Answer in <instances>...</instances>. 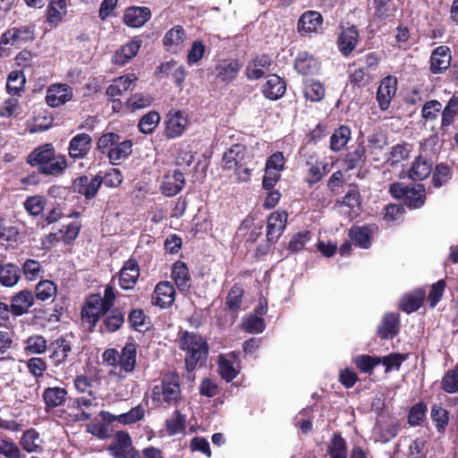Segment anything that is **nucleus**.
Wrapping results in <instances>:
<instances>
[{
	"label": "nucleus",
	"mask_w": 458,
	"mask_h": 458,
	"mask_svg": "<svg viewBox=\"0 0 458 458\" xmlns=\"http://www.w3.org/2000/svg\"><path fill=\"white\" fill-rule=\"evenodd\" d=\"M72 350L71 342L63 335L51 341L48 346V357L53 366L58 368L67 362Z\"/></svg>",
	"instance_id": "11"
},
{
	"label": "nucleus",
	"mask_w": 458,
	"mask_h": 458,
	"mask_svg": "<svg viewBox=\"0 0 458 458\" xmlns=\"http://www.w3.org/2000/svg\"><path fill=\"white\" fill-rule=\"evenodd\" d=\"M142 40L140 37H134L127 44L122 46L114 55V63L115 64L123 65L137 55Z\"/></svg>",
	"instance_id": "32"
},
{
	"label": "nucleus",
	"mask_w": 458,
	"mask_h": 458,
	"mask_svg": "<svg viewBox=\"0 0 458 458\" xmlns=\"http://www.w3.org/2000/svg\"><path fill=\"white\" fill-rule=\"evenodd\" d=\"M386 138L382 133L375 132L368 137V150L374 162H379L381 160L380 155L386 146Z\"/></svg>",
	"instance_id": "49"
},
{
	"label": "nucleus",
	"mask_w": 458,
	"mask_h": 458,
	"mask_svg": "<svg viewBox=\"0 0 458 458\" xmlns=\"http://www.w3.org/2000/svg\"><path fill=\"white\" fill-rule=\"evenodd\" d=\"M381 61L382 55L379 52L367 51L361 56L357 58L352 64H351L350 68L352 66L359 65L362 69L373 74L378 69Z\"/></svg>",
	"instance_id": "41"
},
{
	"label": "nucleus",
	"mask_w": 458,
	"mask_h": 458,
	"mask_svg": "<svg viewBox=\"0 0 458 458\" xmlns=\"http://www.w3.org/2000/svg\"><path fill=\"white\" fill-rule=\"evenodd\" d=\"M35 297L31 291L22 290L15 293L11 298L12 315L13 317H21L26 314L30 307L34 304Z\"/></svg>",
	"instance_id": "24"
},
{
	"label": "nucleus",
	"mask_w": 458,
	"mask_h": 458,
	"mask_svg": "<svg viewBox=\"0 0 458 458\" xmlns=\"http://www.w3.org/2000/svg\"><path fill=\"white\" fill-rule=\"evenodd\" d=\"M21 278V269L13 263L0 264V284L5 287L15 285Z\"/></svg>",
	"instance_id": "47"
},
{
	"label": "nucleus",
	"mask_w": 458,
	"mask_h": 458,
	"mask_svg": "<svg viewBox=\"0 0 458 458\" xmlns=\"http://www.w3.org/2000/svg\"><path fill=\"white\" fill-rule=\"evenodd\" d=\"M426 190L423 184L418 183L409 187L403 204L410 209L420 208L426 202Z\"/></svg>",
	"instance_id": "40"
},
{
	"label": "nucleus",
	"mask_w": 458,
	"mask_h": 458,
	"mask_svg": "<svg viewBox=\"0 0 458 458\" xmlns=\"http://www.w3.org/2000/svg\"><path fill=\"white\" fill-rule=\"evenodd\" d=\"M244 289L239 284H234L229 290L225 298V310L233 317L237 318L242 304Z\"/></svg>",
	"instance_id": "34"
},
{
	"label": "nucleus",
	"mask_w": 458,
	"mask_h": 458,
	"mask_svg": "<svg viewBox=\"0 0 458 458\" xmlns=\"http://www.w3.org/2000/svg\"><path fill=\"white\" fill-rule=\"evenodd\" d=\"M68 392L61 386H48L42 394L46 405V411H49L56 407L62 406L66 402Z\"/></svg>",
	"instance_id": "33"
},
{
	"label": "nucleus",
	"mask_w": 458,
	"mask_h": 458,
	"mask_svg": "<svg viewBox=\"0 0 458 458\" xmlns=\"http://www.w3.org/2000/svg\"><path fill=\"white\" fill-rule=\"evenodd\" d=\"M68 160L65 155L57 154L56 150L51 155L47 160L40 165L38 173L47 176L59 177L63 175L68 168Z\"/></svg>",
	"instance_id": "19"
},
{
	"label": "nucleus",
	"mask_w": 458,
	"mask_h": 458,
	"mask_svg": "<svg viewBox=\"0 0 458 458\" xmlns=\"http://www.w3.org/2000/svg\"><path fill=\"white\" fill-rule=\"evenodd\" d=\"M294 69L303 76H314L319 72L321 64L314 55L307 51H303L298 53L295 57Z\"/></svg>",
	"instance_id": "18"
},
{
	"label": "nucleus",
	"mask_w": 458,
	"mask_h": 458,
	"mask_svg": "<svg viewBox=\"0 0 458 458\" xmlns=\"http://www.w3.org/2000/svg\"><path fill=\"white\" fill-rule=\"evenodd\" d=\"M102 184V176L97 174L89 179L87 175H80L72 182V189L74 193L83 196L87 200L94 199Z\"/></svg>",
	"instance_id": "6"
},
{
	"label": "nucleus",
	"mask_w": 458,
	"mask_h": 458,
	"mask_svg": "<svg viewBox=\"0 0 458 458\" xmlns=\"http://www.w3.org/2000/svg\"><path fill=\"white\" fill-rule=\"evenodd\" d=\"M140 266L137 259L131 257L118 273V284L123 290H132L140 277Z\"/></svg>",
	"instance_id": "10"
},
{
	"label": "nucleus",
	"mask_w": 458,
	"mask_h": 458,
	"mask_svg": "<svg viewBox=\"0 0 458 458\" xmlns=\"http://www.w3.org/2000/svg\"><path fill=\"white\" fill-rule=\"evenodd\" d=\"M400 315L394 312L386 313L377 327V335L381 340L394 339L400 332Z\"/></svg>",
	"instance_id": "16"
},
{
	"label": "nucleus",
	"mask_w": 458,
	"mask_h": 458,
	"mask_svg": "<svg viewBox=\"0 0 458 458\" xmlns=\"http://www.w3.org/2000/svg\"><path fill=\"white\" fill-rule=\"evenodd\" d=\"M458 116V97L454 95L441 110L440 131L445 132L453 125Z\"/></svg>",
	"instance_id": "37"
},
{
	"label": "nucleus",
	"mask_w": 458,
	"mask_h": 458,
	"mask_svg": "<svg viewBox=\"0 0 458 458\" xmlns=\"http://www.w3.org/2000/svg\"><path fill=\"white\" fill-rule=\"evenodd\" d=\"M242 68V64L238 59H218L211 75L214 77L215 82L227 86L238 77Z\"/></svg>",
	"instance_id": "4"
},
{
	"label": "nucleus",
	"mask_w": 458,
	"mask_h": 458,
	"mask_svg": "<svg viewBox=\"0 0 458 458\" xmlns=\"http://www.w3.org/2000/svg\"><path fill=\"white\" fill-rule=\"evenodd\" d=\"M132 142L131 140L118 141L108 155V159L112 165H117L122 159H125L131 153Z\"/></svg>",
	"instance_id": "53"
},
{
	"label": "nucleus",
	"mask_w": 458,
	"mask_h": 458,
	"mask_svg": "<svg viewBox=\"0 0 458 458\" xmlns=\"http://www.w3.org/2000/svg\"><path fill=\"white\" fill-rule=\"evenodd\" d=\"M303 96L311 102L321 101L326 95V89L318 80L306 79L303 81Z\"/></svg>",
	"instance_id": "42"
},
{
	"label": "nucleus",
	"mask_w": 458,
	"mask_h": 458,
	"mask_svg": "<svg viewBox=\"0 0 458 458\" xmlns=\"http://www.w3.org/2000/svg\"><path fill=\"white\" fill-rule=\"evenodd\" d=\"M361 195L360 188L356 183H351L349 185L348 191L341 199H337L335 202V207L343 208L347 207L350 210L354 211L355 208L360 210L361 206Z\"/></svg>",
	"instance_id": "38"
},
{
	"label": "nucleus",
	"mask_w": 458,
	"mask_h": 458,
	"mask_svg": "<svg viewBox=\"0 0 458 458\" xmlns=\"http://www.w3.org/2000/svg\"><path fill=\"white\" fill-rule=\"evenodd\" d=\"M102 318L105 331L114 333L123 327L124 313L119 308H111L108 311H102Z\"/></svg>",
	"instance_id": "39"
},
{
	"label": "nucleus",
	"mask_w": 458,
	"mask_h": 458,
	"mask_svg": "<svg viewBox=\"0 0 458 458\" xmlns=\"http://www.w3.org/2000/svg\"><path fill=\"white\" fill-rule=\"evenodd\" d=\"M41 443L40 435L35 428L25 430L20 441L23 450L28 453L42 452Z\"/></svg>",
	"instance_id": "46"
},
{
	"label": "nucleus",
	"mask_w": 458,
	"mask_h": 458,
	"mask_svg": "<svg viewBox=\"0 0 458 458\" xmlns=\"http://www.w3.org/2000/svg\"><path fill=\"white\" fill-rule=\"evenodd\" d=\"M96 400V397L93 396L92 398H87L85 396L77 397L73 399L69 404V408L72 410H77L80 411L75 415V420L77 421H86L89 420L91 419V414L83 411V408H89L92 405L93 401Z\"/></svg>",
	"instance_id": "54"
},
{
	"label": "nucleus",
	"mask_w": 458,
	"mask_h": 458,
	"mask_svg": "<svg viewBox=\"0 0 458 458\" xmlns=\"http://www.w3.org/2000/svg\"><path fill=\"white\" fill-rule=\"evenodd\" d=\"M349 236L354 245L361 249H369L371 246L372 232L369 226H352L349 230Z\"/></svg>",
	"instance_id": "44"
},
{
	"label": "nucleus",
	"mask_w": 458,
	"mask_h": 458,
	"mask_svg": "<svg viewBox=\"0 0 458 458\" xmlns=\"http://www.w3.org/2000/svg\"><path fill=\"white\" fill-rule=\"evenodd\" d=\"M433 161L430 157L420 154L411 163L408 175L412 181H423L432 173Z\"/></svg>",
	"instance_id": "26"
},
{
	"label": "nucleus",
	"mask_w": 458,
	"mask_h": 458,
	"mask_svg": "<svg viewBox=\"0 0 458 458\" xmlns=\"http://www.w3.org/2000/svg\"><path fill=\"white\" fill-rule=\"evenodd\" d=\"M411 150V145L407 142L395 144L391 148L386 162L393 166L402 161L407 160L410 157Z\"/></svg>",
	"instance_id": "55"
},
{
	"label": "nucleus",
	"mask_w": 458,
	"mask_h": 458,
	"mask_svg": "<svg viewBox=\"0 0 458 458\" xmlns=\"http://www.w3.org/2000/svg\"><path fill=\"white\" fill-rule=\"evenodd\" d=\"M218 373L224 380L229 383L237 377L239 371L233 367V360L220 355L218 357Z\"/></svg>",
	"instance_id": "63"
},
{
	"label": "nucleus",
	"mask_w": 458,
	"mask_h": 458,
	"mask_svg": "<svg viewBox=\"0 0 458 458\" xmlns=\"http://www.w3.org/2000/svg\"><path fill=\"white\" fill-rule=\"evenodd\" d=\"M171 277L180 292L183 293L190 290L191 286V277L185 262L177 260L174 263Z\"/></svg>",
	"instance_id": "29"
},
{
	"label": "nucleus",
	"mask_w": 458,
	"mask_h": 458,
	"mask_svg": "<svg viewBox=\"0 0 458 458\" xmlns=\"http://www.w3.org/2000/svg\"><path fill=\"white\" fill-rule=\"evenodd\" d=\"M184 185V174L179 170H174L173 173H167L164 175L160 190L165 196L174 197L183 189Z\"/></svg>",
	"instance_id": "23"
},
{
	"label": "nucleus",
	"mask_w": 458,
	"mask_h": 458,
	"mask_svg": "<svg viewBox=\"0 0 458 458\" xmlns=\"http://www.w3.org/2000/svg\"><path fill=\"white\" fill-rule=\"evenodd\" d=\"M397 91V79L393 75L384 77L377 88L376 99L381 111L389 109L391 102Z\"/></svg>",
	"instance_id": "7"
},
{
	"label": "nucleus",
	"mask_w": 458,
	"mask_h": 458,
	"mask_svg": "<svg viewBox=\"0 0 458 458\" xmlns=\"http://www.w3.org/2000/svg\"><path fill=\"white\" fill-rule=\"evenodd\" d=\"M366 153L367 149L363 141L348 148L342 160L344 171L350 172L357 168H362L367 162Z\"/></svg>",
	"instance_id": "14"
},
{
	"label": "nucleus",
	"mask_w": 458,
	"mask_h": 458,
	"mask_svg": "<svg viewBox=\"0 0 458 458\" xmlns=\"http://www.w3.org/2000/svg\"><path fill=\"white\" fill-rule=\"evenodd\" d=\"M55 148L52 143H45L35 148L26 157V162L31 167L38 168L47 158L55 154Z\"/></svg>",
	"instance_id": "35"
},
{
	"label": "nucleus",
	"mask_w": 458,
	"mask_h": 458,
	"mask_svg": "<svg viewBox=\"0 0 458 458\" xmlns=\"http://www.w3.org/2000/svg\"><path fill=\"white\" fill-rule=\"evenodd\" d=\"M151 399L159 407L168 408L177 405L182 399L179 374L175 371L165 373L160 379V384L152 388Z\"/></svg>",
	"instance_id": "2"
},
{
	"label": "nucleus",
	"mask_w": 458,
	"mask_h": 458,
	"mask_svg": "<svg viewBox=\"0 0 458 458\" xmlns=\"http://www.w3.org/2000/svg\"><path fill=\"white\" fill-rule=\"evenodd\" d=\"M359 40V31L355 26L344 29L337 38V47L344 56H348L355 49Z\"/></svg>",
	"instance_id": "28"
},
{
	"label": "nucleus",
	"mask_w": 458,
	"mask_h": 458,
	"mask_svg": "<svg viewBox=\"0 0 458 458\" xmlns=\"http://www.w3.org/2000/svg\"><path fill=\"white\" fill-rule=\"evenodd\" d=\"M432 184L435 188H440L445 184L451 178V167L445 164L440 163L432 168Z\"/></svg>",
	"instance_id": "62"
},
{
	"label": "nucleus",
	"mask_w": 458,
	"mask_h": 458,
	"mask_svg": "<svg viewBox=\"0 0 458 458\" xmlns=\"http://www.w3.org/2000/svg\"><path fill=\"white\" fill-rule=\"evenodd\" d=\"M323 24V16L317 11H306L299 18L297 30L301 34L317 33Z\"/></svg>",
	"instance_id": "25"
},
{
	"label": "nucleus",
	"mask_w": 458,
	"mask_h": 458,
	"mask_svg": "<svg viewBox=\"0 0 458 458\" xmlns=\"http://www.w3.org/2000/svg\"><path fill=\"white\" fill-rule=\"evenodd\" d=\"M70 98L71 95L68 93V89L52 86L47 90L46 101L48 106L57 107L65 104Z\"/></svg>",
	"instance_id": "52"
},
{
	"label": "nucleus",
	"mask_w": 458,
	"mask_h": 458,
	"mask_svg": "<svg viewBox=\"0 0 458 458\" xmlns=\"http://www.w3.org/2000/svg\"><path fill=\"white\" fill-rule=\"evenodd\" d=\"M109 451L115 458H129L132 453L138 452L132 445L131 436L123 430L115 433L114 443L109 446Z\"/></svg>",
	"instance_id": "17"
},
{
	"label": "nucleus",
	"mask_w": 458,
	"mask_h": 458,
	"mask_svg": "<svg viewBox=\"0 0 458 458\" xmlns=\"http://www.w3.org/2000/svg\"><path fill=\"white\" fill-rule=\"evenodd\" d=\"M330 458H347V444L340 433H335L327 445Z\"/></svg>",
	"instance_id": "50"
},
{
	"label": "nucleus",
	"mask_w": 458,
	"mask_h": 458,
	"mask_svg": "<svg viewBox=\"0 0 458 458\" xmlns=\"http://www.w3.org/2000/svg\"><path fill=\"white\" fill-rule=\"evenodd\" d=\"M451 49L447 46H439L433 49L429 57V71L432 74H443L450 67Z\"/></svg>",
	"instance_id": "12"
},
{
	"label": "nucleus",
	"mask_w": 458,
	"mask_h": 458,
	"mask_svg": "<svg viewBox=\"0 0 458 458\" xmlns=\"http://www.w3.org/2000/svg\"><path fill=\"white\" fill-rule=\"evenodd\" d=\"M352 139V130L347 125H340L332 133L329 140V148L335 153L344 150Z\"/></svg>",
	"instance_id": "36"
},
{
	"label": "nucleus",
	"mask_w": 458,
	"mask_h": 458,
	"mask_svg": "<svg viewBox=\"0 0 458 458\" xmlns=\"http://www.w3.org/2000/svg\"><path fill=\"white\" fill-rule=\"evenodd\" d=\"M272 59L267 54L257 55L249 62L246 68V76L249 80H259L269 70Z\"/></svg>",
	"instance_id": "30"
},
{
	"label": "nucleus",
	"mask_w": 458,
	"mask_h": 458,
	"mask_svg": "<svg viewBox=\"0 0 458 458\" xmlns=\"http://www.w3.org/2000/svg\"><path fill=\"white\" fill-rule=\"evenodd\" d=\"M430 417L439 433H444L449 423V411L435 403L431 407Z\"/></svg>",
	"instance_id": "58"
},
{
	"label": "nucleus",
	"mask_w": 458,
	"mask_h": 458,
	"mask_svg": "<svg viewBox=\"0 0 458 458\" xmlns=\"http://www.w3.org/2000/svg\"><path fill=\"white\" fill-rule=\"evenodd\" d=\"M374 9L373 16L380 21H392L398 10L399 0H369Z\"/></svg>",
	"instance_id": "22"
},
{
	"label": "nucleus",
	"mask_w": 458,
	"mask_h": 458,
	"mask_svg": "<svg viewBox=\"0 0 458 458\" xmlns=\"http://www.w3.org/2000/svg\"><path fill=\"white\" fill-rule=\"evenodd\" d=\"M175 299V290L171 282L161 281L157 284L151 296V303L161 309L170 308Z\"/></svg>",
	"instance_id": "15"
},
{
	"label": "nucleus",
	"mask_w": 458,
	"mask_h": 458,
	"mask_svg": "<svg viewBox=\"0 0 458 458\" xmlns=\"http://www.w3.org/2000/svg\"><path fill=\"white\" fill-rule=\"evenodd\" d=\"M286 91L285 81L276 74H269L261 86V92L269 100H278L284 97Z\"/></svg>",
	"instance_id": "21"
},
{
	"label": "nucleus",
	"mask_w": 458,
	"mask_h": 458,
	"mask_svg": "<svg viewBox=\"0 0 458 458\" xmlns=\"http://www.w3.org/2000/svg\"><path fill=\"white\" fill-rule=\"evenodd\" d=\"M179 348L185 352L184 364L188 372L206 364L208 356V344L200 335L187 330L179 332Z\"/></svg>",
	"instance_id": "1"
},
{
	"label": "nucleus",
	"mask_w": 458,
	"mask_h": 458,
	"mask_svg": "<svg viewBox=\"0 0 458 458\" xmlns=\"http://www.w3.org/2000/svg\"><path fill=\"white\" fill-rule=\"evenodd\" d=\"M34 293V297L38 301H54L57 293V285L52 280H41L36 284Z\"/></svg>",
	"instance_id": "48"
},
{
	"label": "nucleus",
	"mask_w": 458,
	"mask_h": 458,
	"mask_svg": "<svg viewBox=\"0 0 458 458\" xmlns=\"http://www.w3.org/2000/svg\"><path fill=\"white\" fill-rule=\"evenodd\" d=\"M165 430L169 436H174L186 428V415L175 410L171 419L165 420Z\"/></svg>",
	"instance_id": "56"
},
{
	"label": "nucleus",
	"mask_w": 458,
	"mask_h": 458,
	"mask_svg": "<svg viewBox=\"0 0 458 458\" xmlns=\"http://www.w3.org/2000/svg\"><path fill=\"white\" fill-rule=\"evenodd\" d=\"M151 17V12L146 6H131L124 12L123 22L131 28L143 26Z\"/></svg>",
	"instance_id": "27"
},
{
	"label": "nucleus",
	"mask_w": 458,
	"mask_h": 458,
	"mask_svg": "<svg viewBox=\"0 0 458 458\" xmlns=\"http://www.w3.org/2000/svg\"><path fill=\"white\" fill-rule=\"evenodd\" d=\"M68 160L65 155L57 154L56 150L51 155L47 160L40 165L38 173L47 176L59 177L63 175L68 168Z\"/></svg>",
	"instance_id": "20"
},
{
	"label": "nucleus",
	"mask_w": 458,
	"mask_h": 458,
	"mask_svg": "<svg viewBox=\"0 0 458 458\" xmlns=\"http://www.w3.org/2000/svg\"><path fill=\"white\" fill-rule=\"evenodd\" d=\"M137 344L133 342L126 343L119 353L118 363L120 369L126 373H132L136 368Z\"/></svg>",
	"instance_id": "31"
},
{
	"label": "nucleus",
	"mask_w": 458,
	"mask_h": 458,
	"mask_svg": "<svg viewBox=\"0 0 458 458\" xmlns=\"http://www.w3.org/2000/svg\"><path fill=\"white\" fill-rule=\"evenodd\" d=\"M409 353L391 352L388 355L379 357V364H383L386 373L392 370H399L402 364L408 360Z\"/></svg>",
	"instance_id": "59"
},
{
	"label": "nucleus",
	"mask_w": 458,
	"mask_h": 458,
	"mask_svg": "<svg viewBox=\"0 0 458 458\" xmlns=\"http://www.w3.org/2000/svg\"><path fill=\"white\" fill-rule=\"evenodd\" d=\"M441 387L448 394L458 392V364L445 372L441 380Z\"/></svg>",
	"instance_id": "64"
},
{
	"label": "nucleus",
	"mask_w": 458,
	"mask_h": 458,
	"mask_svg": "<svg viewBox=\"0 0 458 458\" xmlns=\"http://www.w3.org/2000/svg\"><path fill=\"white\" fill-rule=\"evenodd\" d=\"M25 82L26 79L22 71H13L7 77L6 90L10 95H18Z\"/></svg>",
	"instance_id": "61"
},
{
	"label": "nucleus",
	"mask_w": 458,
	"mask_h": 458,
	"mask_svg": "<svg viewBox=\"0 0 458 458\" xmlns=\"http://www.w3.org/2000/svg\"><path fill=\"white\" fill-rule=\"evenodd\" d=\"M92 148V138L86 132L74 135L69 141L68 156L73 162L86 158Z\"/></svg>",
	"instance_id": "8"
},
{
	"label": "nucleus",
	"mask_w": 458,
	"mask_h": 458,
	"mask_svg": "<svg viewBox=\"0 0 458 458\" xmlns=\"http://www.w3.org/2000/svg\"><path fill=\"white\" fill-rule=\"evenodd\" d=\"M24 352L30 355H38L48 350L49 344L42 335H32L23 341Z\"/></svg>",
	"instance_id": "45"
},
{
	"label": "nucleus",
	"mask_w": 458,
	"mask_h": 458,
	"mask_svg": "<svg viewBox=\"0 0 458 458\" xmlns=\"http://www.w3.org/2000/svg\"><path fill=\"white\" fill-rule=\"evenodd\" d=\"M47 199L41 195L28 197L23 202L25 210L32 216H38L42 214L47 205Z\"/></svg>",
	"instance_id": "60"
},
{
	"label": "nucleus",
	"mask_w": 458,
	"mask_h": 458,
	"mask_svg": "<svg viewBox=\"0 0 458 458\" xmlns=\"http://www.w3.org/2000/svg\"><path fill=\"white\" fill-rule=\"evenodd\" d=\"M189 123L188 114L182 110H170L166 115L165 135L167 139L180 137Z\"/></svg>",
	"instance_id": "9"
},
{
	"label": "nucleus",
	"mask_w": 458,
	"mask_h": 458,
	"mask_svg": "<svg viewBox=\"0 0 458 458\" xmlns=\"http://www.w3.org/2000/svg\"><path fill=\"white\" fill-rule=\"evenodd\" d=\"M128 323L133 330L145 332L148 329L147 324L149 323V318L142 309H131L128 315Z\"/></svg>",
	"instance_id": "57"
},
{
	"label": "nucleus",
	"mask_w": 458,
	"mask_h": 458,
	"mask_svg": "<svg viewBox=\"0 0 458 458\" xmlns=\"http://www.w3.org/2000/svg\"><path fill=\"white\" fill-rule=\"evenodd\" d=\"M34 39V29L30 26L13 27L4 31L0 44L20 47Z\"/></svg>",
	"instance_id": "13"
},
{
	"label": "nucleus",
	"mask_w": 458,
	"mask_h": 458,
	"mask_svg": "<svg viewBox=\"0 0 458 458\" xmlns=\"http://www.w3.org/2000/svg\"><path fill=\"white\" fill-rule=\"evenodd\" d=\"M252 157L249 155L248 148L243 144H233L223 156L225 168L233 169L240 182H248L251 176V169L248 163Z\"/></svg>",
	"instance_id": "3"
},
{
	"label": "nucleus",
	"mask_w": 458,
	"mask_h": 458,
	"mask_svg": "<svg viewBox=\"0 0 458 458\" xmlns=\"http://www.w3.org/2000/svg\"><path fill=\"white\" fill-rule=\"evenodd\" d=\"M327 163L321 160L316 162V164L306 165L307 174L304 178L305 182L310 186L319 182L327 173Z\"/></svg>",
	"instance_id": "51"
},
{
	"label": "nucleus",
	"mask_w": 458,
	"mask_h": 458,
	"mask_svg": "<svg viewBox=\"0 0 458 458\" xmlns=\"http://www.w3.org/2000/svg\"><path fill=\"white\" fill-rule=\"evenodd\" d=\"M425 300V291L422 289H417L411 293L404 295L400 303V309L411 314L417 311L423 304Z\"/></svg>",
	"instance_id": "43"
},
{
	"label": "nucleus",
	"mask_w": 458,
	"mask_h": 458,
	"mask_svg": "<svg viewBox=\"0 0 458 458\" xmlns=\"http://www.w3.org/2000/svg\"><path fill=\"white\" fill-rule=\"evenodd\" d=\"M288 213L278 209L272 212L267 220L266 236L269 243H276L286 228Z\"/></svg>",
	"instance_id": "5"
}]
</instances>
